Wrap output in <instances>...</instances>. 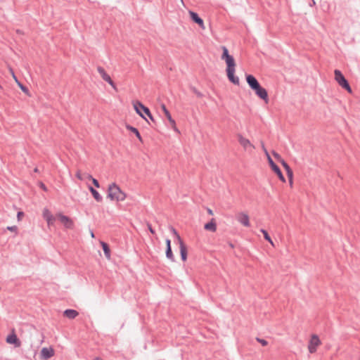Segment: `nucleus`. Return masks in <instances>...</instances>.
Returning a JSON list of instances; mask_svg holds the SVG:
<instances>
[{"label": "nucleus", "mask_w": 360, "mask_h": 360, "mask_svg": "<svg viewBox=\"0 0 360 360\" xmlns=\"http://www.w3.org/2000/svg\"><path fill=\"white\" fill-rule=\"evenodd\" d=\"M223 53L221 56V60H224L226 68V72L229 80L235 85L240 84V79L238 77L236 76V63L234 58L229 53V50L226 46L221 47Z\"/></svg>", "instance_id": "obj_1"}, {"label": "nucleus", "mask_w": 360, "mask_h": 360, "mask_svg": "<svg viewBox=\"0 0 360 360\" xmlns=\"http://www.w3.org/2000/svg\"><path fill=\"white\" fill-rule=\"evenodd\" d=\"M246 81L255 94L265 103H268L269 99L267 91L259 84L257 79L252 75H246Z\"/></svg>", "instance_id": "obj_2"}, {"label": "nucleus", "mask_w": 360, "mask_h": 360, "mask_svg": "<svg viewBox=\"0 0 360 360\" xmlns=\"http://www.w3.org/2000/svg\"><path fill=\"white\" fill-rule=\"evenodd\" d=\"M127 193L124 192L116 183H110L108 186L107 197L111 201L122 202L127 198Z\"/></svg>", "instance_id": "obj_3"}, {"label": "nucleus", "mask_w": 360, "mask_h": 360, "mask_svg": "<svg viewBox=\"0 0 360 360\" xmlns=\"http://www.w3.org/2000/svg\"><path fill=\"white\" fill-rule=\"evenodd\" d=\"M56 217L65 229L72 230L75 228V221L71 217L65 215L61 212L57 213Z\"/></svg>", "instance_id": "obj_4"}, {"label": "nucleus", "mask_w": 360, "mask_h": 360, "mask_svg": "<svg viewBox=\"0 0 360 360\" xmlns=\"http://www.w3.org/2000/svg\"><path fill=\"white\" fill-rule=\"evenodd\" d=\"M132 105H133L134 109L136 111V112L138 115H139L142 118L145 119V117L143 114V112H144L149 117V118L151 120H153V117L149 109L147 107H146L145 105H143L141 102L136 101L132 103Z\"/></svg>", "instance_id": "obj_5"}, {"label": "nucleus", "mask_w": 360, "mask_h": 360, "mask_svg": "<svg viewBox=\"0 0 360 360\" xmlns=\"http://www.w3.org/2000/svg\"><path fill=\"white\" fill-rule=\"evenodd\" d=\"M334 74L335 79L338 84L351 94L352 92V89L342 72L338 70H335Z\"/></svg>", "instance_id": "obj_6"}, {"label": "nucleus", "mask_w": 360, "mask_h": 360, "mask_svg": "<svg viewBox=\"0 0 360 360\" xmlns=\"http://www.w3.org/2000/svg\"><path fill=\"white\" fill-rule=\"evenodd\" d=\"M321 345V341L319 339V336L316 334H313L311 335L310 339L308 342L307 349L310 354H314L318 347Z\"/></svg>", "instance_id": "obj_7"}, {"label": "nucleus", "mask_w": 360, "mask_h": 360, "mask_svg": "<svg viewBox=\"0 0 360 360\" xmlns=\"http://www.w3.org/2000/svg\"><path fill=\"white\" fill-rule=\"evenodd\" d=\"M238 141L240 145L243 147L244 151L251 153L255 148V146L250 142V141L242 135L238 136Z\"/></svg>", "instance_id": "obj_8"}, {"label": "nucleus", "mask_w": 360, "mask_h": 360, "mask_svg": "<svg viewBox=\"0 0 360 360\" xmlns=\"http://www.w3.org/2000/svg\"><path fill=\"white\" fill-rule=\"evenodd\" d=\"M172 232L174 234V236H176V238L179 243V249H180V254H181V259L184 262H185L187 259L186 246L185 245L184 241L182 240L180 236L179 235V233L176 232V231L174 229H172Z\"/></svg>", "instance_id": "obj_9"}, {"label": "nucleus", "mask_w": 360, "mask_h": 360, "mask_svg": "<svg viewBox=\"0 0 360 360\" xmlns=\"http://www.w3.org/2000/svg\"><path fill=\"white\" fill-rule=\"evenodd\" d=\"M6 343L13 345L15 347H20L21 346V341L18 338L15 329H11L10 333L6 336Z\"/></svg>", "instance_id": "obj_10"}, {"label": "nucleus", "mask_w": 360, "mask_h": 360, "mask_svg": "<svg viewBox=\"0 0 360 360\" xmlns=\"http://www.w3.org/2000/svg\"><path fill=\"white\" fill-rule=\"evenodd\" d=\"M55 355V350L53 347H43L39 354L40 359L48 360Z\"/></svg>", "instance_id": "obj_11"}, {"label": "nucleus", "mask_w": 360, "mask_h": 360, "mask_svg": "<svg viewBox=\"0 0 360 360\" xmlns=\"http://www.w3.org/2000/svg\"><path fill=\"white\" fill-rule=\"evenodd\" d=\"M266 157L268 160V162L271 168V169L277 174L278 177L282 182H285V179L283 176L281 169L278 167L274 162L269 153L266 152Z\"/></svg>", "instance_id": "obj_12"}, {"label": "nucleus", "mask_w": 360, "mask_h": 360, "mask_svg": "<svg viewBox=\"0 0 360 360\" xmlns=\"http://www.w3.org/2000/svg\"><path fill=\"white\" fill-rule=\"evenodd\" d=\"M237 221L245 227H250V217L245 212H240L236 214Z\"/></svg>", "instance_id": "obj_13"}, {"label": "nucleus", "mask_w": 360, "mask_h": 360, "mask_svg": "<svg viewBox=\"0 0 360 360\" xmlns=\"http://www.w3.org/2000/svg\"><path fill=\"white\" fill-rule=\"evenodd\" d=\"M97 71L104 81L108 82L113 89L116 88L114 82L112 80L110 76L106 72L103 68L98 67Z\"/></svg>", "instance_id": "obj_14"}, {"label": "nucleus", "mask_w": 360, "mask_h": 360, "mask_svg": "<svg viewBox=\"0 0 360 360\" xmlns=\"http://www.w3.org/2000/svg\"><path fill=\"white\" fill-rule=\"evenodd\" d=\"M42 217L46 221L49 226L54 224L56 217L52 214V213L48 208L43 209Z\"/></svg>", "instance_id": "obj_15"}, {"label": "nucleus", "mask_w": 360, "mask_h": 360, "mask_svg": "<svg viewBox=\"0 0 360 360\" xmlns=\"http://www.w3.org/2000/svg\"><path fill=\"white\" fill-rule=\"evenodd\" d=\"M189 15L192 20L197 23L202 30L205 29L202 19H201L196 13L193 11H189Z\"/></svg>", "instance_id": "obj_16"}, {"label": "nucleus", "mask_w": 360, "mask_h": 360, "mask_svg": "<svg viewBox=\"0 0 360 360\" xmlns=\"http://www.w3.org/2000/svg\"><path fill=\"white\" fill-rule=\"evenodd\" d=\"M204 228L205 230L215 232L217 231V224L214 219H212L210 222L205 224Z\"/></svg>", "instance_id": "obj_17"}, {"label": "nucleus", "mask_w": 360, "mask_h": 360, "mask_svg": "<svg viewBox=\"0 0 360 360\" xmlns=\"http://www.w3.org/2000/svg\"><path fill=\"white\" fill-rule=\"evenodd\" d=\"M281 163L283 165V167H284V169L287 173V176H288V179H292L293 178V172L291 169V168L289 167V165L285 162V161L284 160H281Z\"/></svg>", "instance_id": "obj_18"}, {"label": "nucleus", "mask_w": 360, "mask_h": 360, "mask_svg": "<svg viewBox=\"0 0 360 360\" xmlns=\"http://www.w3.org/2000/svg\"><path fill=\"white\" fill-rule=\"evenodd\" d=\"M79 313L75 309H66L64 311V316L70 319H73L78 316Z\"/></svg>", "instance_id": "obj_19"}, {"label": "nucleus", "mask_w": 360, "mask_h": 360, "mask_svg": "<svg viewBox=\"0 0 360 360\" xmlns=\"http://www.w3.org/2000/svg\"><path fill=\"white\" fill-rule=\"evenodd\" d=\"M88 188H89V190L90 191V192L91 193L94 198L97 202H101L103 200V198L101 195V194L96 190H95L93 187L89 186Z\"/></svg>", "instance_id": "obj_20"}, {"label": "nucleus", "mask_w": 360, "mask_h": 360, "mask_svg": "<svg viewBox=\"0 0 360 360\" xmlns=\"http://www.w3.org/2000/svg\"><path fill=\"white\" fill-rule=\"evenodd\" d=\"M126 128L131 131L133 134H134L136 135V136L138 138V139L141 141V142H143V139H142V137L139 133V131H138V129L132 126H130V125H127L126 126Z\"/></svg>", "instance_id": "obj_21"}, {"label": "nucleus", "mask_w": 360, "mask_h": 360, "mask_svg": "<svg viewBox=\"0 0 360 360\" xmlns=\"http://www.w3.org/2000/svg\"><path fill=\"white\" fill-rule=\"evenodd\" d=\"M165 116L167 117V120L169 121L171 127L174 131H177L176 124L175 120L172 117L170 112H167Z\"/></svg>", "instance_id": "obj_22"}, {"label": "nucleus", "mask_w": 360, "mask_h": 360, "mask_svg": "<svg viewBox=\"0 0 360 360\" xmlns=\"http://www.w3.org/2000/svg\"><path fill=\"white\" fill-rule=\"evenodd\" d=\"M101 245L103 248V252L105 253V255L108 259H110V250L107 243L105 242L101 241Z\"/></svg>", "instance_id": "obj_23"}, {"label": "nucleus", "mask_w": 360, "mask_h": 360, "mask_svg": "<svg viewBox=\"0 0 360 360\" xmlns=\"http://www.w3.org/2000/svg\"><path fill=\"white\" fill-rule=\"evenodd\" d=\"M260 231L262 233L264 238L273 246L274 247V243L270 238L267 231L264 229H261Z\"/></svg>", "instance_id": "obj_24"}, {"label": "nucleus", "mask_w": 360, "mask_h": 360, "mask_svg": "<svg viewBox=\"0 0 360 360\" xmlns=\"http://www.w3.org/2000/svg\"><path fill=\"white\" fill-rule=\"evenodd\" d=\"M86 177L87 179L91 180L92 181L93 184L96 188H99L100 187V184H99L98 181L96 179H94L91 174H86Z\"/></svg>", "instance_id": "obj_25"}, {"label": "nucleus", "mask_w": 360, "mask_h": 360, "mask_svg": "<svg viewBox=\"0 0 360 360\" xmlns=\"http://www.w3.org/2000/svg\"><path fill=\"white\" fill-rule=\"evenodd\" d=\"M87 174H83L80 170H78L77 172H76V177L80 180V181H83L84 179H87L86 177V175Z\"/></svg>", "instance_id": "obj_26"}, {"label": "nucleus", "mask_w": 360, "mask_h": 360, "mask_svg": "<svg viewBox=\"0 0 360 360\" xmlns=\"http://www.w3.org/2000/svg\"><path fill=\"white\" fill-rule=\"evenodd\" d=\"M18 86L20 87V89L27 95L30 96V91L27 87H25L21 82L17 83Z\"/></svg>", "instance_id": "obj_27"}, {"label": "nucleus", "mask_w": 360, "mask_h": 360, "mask_svg": "<svg viewBox=\"0 0 360 360\" xmlns=\"http://www.w3.org/2000/svg\"><path fill=\"white\" fill-rule=\"evenodd\" d=\"M166 256H167V257L168 259L173 260V259H174V255H173V253H172V248H171V247H167V250H166Z\"/></svg>", "instance_id": "obj_28"}, {"label": "nucleus", "mask_w": 360, "mask_h": 360, "mask_svg": "<svg viewBox=\"0 0 360 360\" xmlns=\"http://www.w3.org/2000/svg\"><path fill=\"white\" fill-rule=\"evenodd\" d=\"M256 340L258 342H259L264 347H265L268 345V342L264 339L257 338H256Z\"/></svg>", "instance_id": "obj_29"}, {"label": "nucleus", "mask_w": 360, "mask_h": 360, "mask_svg": "<svg viewBox=\"0 0 360 360\" xmlns=\"http://www.w3.org/2000/svg\"><path fill=\"white\" fill-rule=\"evenodd\" d=\"M7 229L10 231H12V232H15L16 233L17 231H18V228L16 226H8L7 227Z\"/></svg>", "instance_id": "obj_30"}, {"label": "nucleus", "mask_w": 360, "mask_h": 360, "mask_svg": "<svg viewBox=\"0 0 360 360\" xmlns=\"http://www.w3.org/2000/svg\"><path fill=\"white\" fill-rule=\"evenodd\" d=\"M10 72L12 75V77L13 79H14V81L15 82V83L17 84L18 82H19V80L18 79V78L16 77L13 70L12 69H10Z\"/></svg>", "instance_id": "obj_31"}, {"label": "nucleus", "mask_w": 360, "mask_h": 360, "mask_svg": "<svg viewBox=\"0 0 360 360\" xmlns=\"http://www.w3.org/2000/svg\"><path fill=\"white\" fill-rule=\"evenodd\" d=\"M23 216H24V213L22 212H18L17 214L18 221H21Z\"/></svg>", "instance_id": "obj_32"}, {"label": "nucleus", "mask_w": 360, "mask_h": 360, "mask_svg": "<svg viewBox=\"0 0 360 360\" xmlns=\"http://www.w3.org/2000/svg\"><path fill=\"white\" fill-rule=\"evenodd\" d=\"M273 155L274 156V158L278 160L280 162H281V160H283L281 157L280 155H278L277 153L276 152H274L273 153Z\"/></svg>", "instance_id": "obj_33"}, {"label": "nucleus", "mask_w": 360, "mask_h": 360, "mask_svg": "<svg viewBox=\"0 0 360 360\" xmlns=\"http://www.w3.org/2000/svg\"><path fill=\"white\" fill-rule=\"evenodd\" d=\"M161 108H162V110L163 111L164 115H165L167 112H169V110L167 109V108H166L165 104H162L161 105Z\"/></svg>", "instance_id": "obj_34"}, {"label": "nucleus", "mask_w": 360, "mask_h": 360, "mask_svg": "<svg viewBox=\"0 0 360 360\" xmlns=\"http://www.w3.org/2000/svg\"><path fill=\"white\" fill-rule=\"evenodd\" d=\"M165 242H166L167 248L171 247V240L169 239H167Z\"/></svg>", "instance_id": "obj_35"}, {"label": "nucleus", "mask_w": 360, "mask_h": 360, "mask_svg": "<svg viewBox=\"0 0 360 360\" xmlns=\"http://www.w3.org/2000/svg\"><path fill=\"white\" fill-rule=\"evenodd\" d=\"M41 188L44 191H47V188H46V186H45L44 184H42V183L41 184Z\"/></svg>", "instance_id": "obj_36"}, {"label": "nucleus", "mask_w": 360, "mask_h": 360, "mask_svg": "<svg viewBox=\"0 0 360 360\" xmlns=\"http://www.w3.org/2000/svg\"><path fill=\"white\" fill-rule=\"evenodd\" d=\"M148 229H149V231H150V232L151 233H153V234H154V233H155V231H154V230L152 229V227H151V226H150V225H149V226H148Z\"/></svg>", "instance_id": "obj_37"}, {"label": "nucleus", "mask_w": 360, "mask_h": 360, "mask_svg": "<svg viewBox=\"0 0 360 360\" xmlns=\"http://www.w3.org/2000/svg\"><path fill=\"white\" fill-rule=\"evenodd\" d=\"M288 180H289L290 186H292V184H293V178H292V179H288Z\"/></svg>", "instance_id": "obj_38"}, {"label": "nucleus", "mask_w": 360, "mask_h": 360, "mask_svg": "<svg viewBox=\"0 0 360 360\" xmlns=\"http://www.w3.org/2000/svg\"><path fill=\"white\" fill-rule=\"evenodd\" d=\"M207 212L210 215H213V212L211 209H207Z\"/></svg>", "instance_id": "obj_39"}, {"label": "nucleus", "mask_w": 360, "mask_h": 360, "mask_svg": "<svg viewBox=\"0 0 360 360\" xmlns=\"http://www.w3.org/2000/svg\"><path fill=\"white\" fill-rule=\"evenodd\" d=\"M91 236L92 238H94V233H93V232H91Z\"/></svg>", "instance_id": "obj_40"}]
</instances>
